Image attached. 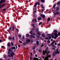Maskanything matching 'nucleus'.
Here are the masks:
<instances>
[{
	"instance_id": "nucleus-57",
	"label": "nucleus",
	"mask_w": 60,
	"mask_h": 60,
	"mask_svg": "<svg viewBox=\"0 0 60 60\" xmlns=\"http://www.w3.org/2000/svg\"><path fill=\"white\" fill-rule=\"evenodd\" d=\"M43 46H44L43 44H42L41 45V47H43Z\"/></svg>"
},
{
	"instance_id": "nucleus-60",
	"label": "nucleus",
	"mask_w": 60,
	"mask_h": 60,
	"mask_svg": "<svg viewBox=\"0 0 60 60\" xmlns=\"http://www.w3.org/2000/svg\"><path fill=\"white\" fill-rule=\"evenodd\" d=\"M15 46L16 47V49H17V45H15Z\"/></svg>"
},
{
	"instance_id": "nucleus-19",
	"label": "nucleus",
	"mask_w": 60,
	"mask_h": 60,
	"mask_svg": "<svg viewBox=\"0 0 60 60\" xmlns=\"http://www.w3.org/2000/svg\"><path fill=\"white\" fill-rule=\"evenodd\" d=\"M47 43L48 44H49V43H50V41L49 40H48L47 41Z\"/></svg>"
},
{
	"instance_id": "nucleus-62",
	"label": "nucleus",
	"mask_w": 60,
	"mask_h": 60,
	"mask_svg": "<svg viewBox=\"0 0 60 60\" xmlns=\"http://www.w3.org/2000/svg\"><path fill=\"white\" fill-rule=\"evenodd\" d=\"M35 52V50H34V52H33V53L34 54V53Z\"/></svg>"
},
{
	"instance_id": "nucleus-21",
	"label": "nucleus",
	"mask_w": 60,
	"mask_h": 60,
	"mask_svg": "<svg viewBox=\"0 0 60 60\" xmlns=\"http://www.w3.org/2000/svg\"><path fill=\"white\" fill-rule=\"evenodd\" d=\"M60 4V2L59 1L57 3V4L58 5H59Z\"/></svg>"
},
{
	"instance_id": "nucleus-26",
	"label": "nucleus",
	"mask_w": 60,
	"mask_h": 60,
	"mask_svg": "<svg viewBox=\"0 0 60 60\" xmlns=\"http://www.w3.org/2000/svg\"><path fill=\"white\" fill-rule=\"evenodd\" d=\"M47 36L48 37H49L50 36H51V35L50 34H48L47 35Z\"/></svg>"
},
{
	"instance_id": "nucleus-34",
	"label": "nucleus",
	"mask_w": 60,
	"mask_h": 60,
	"mask_svg": "<svg viewBox=\"0 0 60 60\" xmlns=\"http://www.w3.org/2000/svg\"><path fill=\"white\" fill-rule=\"evenodd\" d=\"M7 56V55H5L4 56V58H6V56Z\"/></svg>"
},
{
	"instance_id": "nucleus-45",
	"label": "nucleus",
	"mask_w": 60,
	"mask_h": 60,
	"mask_svg": "<svg viewBox=\"0 0 60 60\" xmlns=\"http://www.w3.org/2000/svg\"><path fill=\"white\" fill-rule=\"evenodd\" d=\"M58 36H60V33H58Z\"/></svg>"
},
{
	"instance_id": "nucleus-53",
	"label": "nucleus",
	"mask_w": 60,
	"mask_h": 60,
	"mask_svg": "<svg viewBox=\"0 0 60 60\" xmlns=\"http://www.w3.org/2000/svg\"><path fill=\"white\" fill-rule=\"evenodd\" d=\"M38 4V5H40V3H39V2L37 3V4Z\"/></svg>"
},
{
	"instance_id": "nucleus-48",
	"label": "nucleus",
	"mask_w": 60,
	"mask_h": 60,
	"mask_svg": "<svg viewBox=\"0 0 60 60\" xmlns=\"http://www.w3.org/2000/svg\"><path fill=\"white\" fill-rule=\"evenodd\" d=\"M42 57L43 59H44V58H45V57H44V56H42Z\"/></svg>"
},
{
	"instance_id": "nucleus-44",
	"label": "nucleus",
	"mask_w": 60,
	"mask_h": 60,
	"mask_svg": "<svg viewBox=\"0 0 60 60\" xmlns=\"http://www.w3.org/2000/svg\"><path fill=\"white\" fill-rule=\"evenodd\" d=\"M52 47H55V45H52Z\"/></svg>"
},
{
	"instance_id": "nucleus-4",
	"label": "nucleus",
	"mask_w": 60,
	"mask_h": 60,
	"mask_svg": "<svg viewBox=\"0 0 60 60\" xmlns=\"http://www.w3.org/2000/svg\"><path fill=\"white\" fill-rule=\"evenodd\" d=\"M53 34H54V33H53L51 35V36H52V38H54V39H56V38H57V37H58V36L57 35H55V37H54V36H52V35H53Z\"/></svg>"
},
{
	"instance_id": "nucleus-55",
	"label": "nucleus",
	"mask_w": 60,
	"mask_h": 60,
	"mask_svg": "<svg viewBox=\"0 0 60 60\" xmlns=\"http://www.w3.org/2000/svg\"><path fill=\"white\" fill-rule=\"evenodd\" d=\"M35 29L34 28H32V30H34Z\"/></svg>"
},
{
	"instance_id": "nucleus-7",
	"label": "nucleus",
	"mask_w": 60,
	"mask_h": 60,
	"mask_svg": "<svg viewBox=\"0 0 60 60\" xmlns=\"http://www.w3.org/2000/svg\"><path fill=\"white\" fill-rule=\"evenodd\" d=\"M59 14V12L58 11L56 12V13H55L54 14V15L55 16V15H58Z\"/></svg>"
},
{
	"instance_id": "nucleus-59",
	"label": "nucleus",
	"mask_w": 60,
	"mask_h": 60,
	"mask_svg": "<svg viewBox=\"0 0 60 60\" xmlns=\"http://www.w3.org/2000/svg\"><path fill=\"white\" fill-rule=\"evenodd\" d=\"M55 45H57V44H56V42H55Z\"/></svg>"
},
{
	"instance_id": "nucleus-2",
	"label": "nucleus",
	"mask_w": 60,
	"mask_h": 60,
	"mask_svg": "<svg viewBox=\"0 0 60 60\" xmlns=\"http://www.w3.org/2000/svg\"><path fill=\"white\" fill-rule=\"evenodd\" d=\"M59 54V51H58V49H56V51H55L53 52L52 53V56H56V54Z\"/></svg>"
},
{
	"instance_id": "nucleus-33",
	"label": "nucleus",
	"mask_w": 60,
	"mask_h": 60,
	"mask_svg": "<svg viewBox=\"0 0 60 60\" xmlns=\"http://www.w3.org/2000/svg\"><path fill=\"white\" fill-rule=\"evenodd\" d=\"M33 31H31L30 32V34H33Z\"/></svg>"
},
{
	"instance_id": "nucleus-39",
	"label": "nucleus",
	"mask_w": 60,
	"mask_h": 60,
	"mask_svg": "<svg viewBox=\"0 0 60 60\" xmlns=\"http://www.w3.org/2000/svg\"><path fill=\"white\" fill-rule=\"evenodd\" d=\"M45 39H47L48 40H50V39H49L48 38H47V37H46V38H45Z\"/></svg>"
},
{
	"instance_id": "nucleus-3",
	"label": "nucleus",
	"mask_w": 60,
	"mask_h": 60,
	"mask_svg": "<svg viewBox=\"0 0 60 60\" xmlns=\"http://www.w3.org/2000/svg\"><path fill=\"white\" fill-rule=\"evenodd\" d=\"M46 53H47L46 55H48L49 54V53L48 52V51H47V50H45V51H44L43 52V55H45L46 54Z\"/></svg>"
},
{
	"instance_id": "nucleus-8",
	"label": "nucleus",
	"mask_w": 60,
	"mask_h": 60,
	"mask_svg": "<svg viewBox=\"0 0 60 60\" xmlns=\"http://www.w3.org/2000/svg\"><path fill=\"white\" fill-rule=\"evenodd\" d=\"M30 42V39H26V42L27 43H29V42Z\"/></svg>"
},
{
	"instance_id": "nucleus-10",
	"label": "nucleus",
	"mask_w": 60,
	"mask_h": 60,
	"mask_svg": "<svg viewBox=\"0 0 60 60\" xmlns=\"http://www.w3.org/2000/svg\"><path fill=\"white\" fill-rule=\"evenodd\" d=\"M34 21H35L36 22H37V20L36 19H33L32 21V23H34Z\"/></svg>"
},
{
	"instance_id": "nucleus-24",
	"label": "nucleus",
	"mask_w": 60,
	"mask_h": 60,
	"mask_svg": "<svg viewBox=\"0 0 60 60\" xmlns=\"http://www.w3.org/2000/svg\"><path fill=\"white\" fill-rule=\"evenodd\" d=\"M41 24H42V22H40L39 23V26H40L41 25Z\"/></svg>"
},
{
	"instance_id": "nucleus-30",
	"label": "nucleus",
	"mask_w": 60,
	"mask_h": 60,
	"mask_svg": "<svg viewBox=\"0 0 60 60\" xmlns=\"http://www.w3.org/2000/svg\"><path fill=\"white\" fill-rule=\"evenodd\" d=\"M45 2V0H41V2L42 3H43V2Z\"/></svg>"
},
{
	"instance_id": "nucleus-36",
	"label": "nucleus",
	"mask_w": 60,
	"mask_h": 60,
	"mask_svg": "<svg viewBox=\"0 0 60 60\" xmlns=\"http://www.w3.org/2000/svg\"><path fill=\"white\" fill-rule=\"evenodd\" d=\"M6 8H4L3 9V11H6Z\"/></svg>"
},
{
	"instance_id": "nucleus-58",
	"label": "nucleus",
	"mask_w": 60,
	"mask_h": 60,
	"mask_svg": "<svg viewBox=\"0 0 60 60\" xmlns=\"http://www.w3.org/2000/svg\"><path fill=\"white\" fill-rule=\"evenodd\" d=\"M48 49H48V47H47L46 49V50H48Z\"/></svg>"
},
{
	"instance_id": "nucleus-1",
	"label": "nucleus",
	"mask_w": 60,
	"mask_h": 60,
	"mask_svg": "<svg viewBox=\"0 0 60 60\" xmlns=\"http://www.w3.org/2000/svg\"><path fill=\"white\" fill-rule=\"evenodd\" d=\"M16 49V48L15 47H12L11 48L9 49L8 50V54H11V57H13V56L15 55L14 53L13 52V50L11 49Z\"/></svg>"
},
{
	"instance_id": "nucleus-31",
	"label": "nucleus",
	"mask_w": 60,
	"mask_h": 60,
	"mask_svg": "<svg viewBox=\"0 0 60 60\" xmlns=\"http://www.w3.org/2000/svg\"><path fill=\"white\" fill-rule=\"evenodd\" d=\"M31 25L33 26V27H35V26H34V24H31Z\"/></svg>"
},
{
	"instance_id": "nucleus-15",
	"label": "nucleus",
	"mask_w": 60,
	"mask_h": 60,
	"mask_svg": "<svg viewBox=\"0 0 60 60\" xmlns=\"http://www.w3.org/2000/svg\"><path fill=\"white\" fill-rule=\"evenodd\" d=\"M38 19V20H41V17H39Z\"/></svg>"
},
{
	"instance_id": "nucleus-61",
	"label": "nucleus",
	"mask_w": 60,
	"mask_h": 60,
	"mask_svg": "<svg viewBox=\"0 0 60 60\" xmlns=\"http://www.w3.org/2000/svg\"><path fill=\"white\" fill-rule=\"evenodd\" d=\"M24 39H25V38L24 37H22V39L24 40Z\"/></svg>"
},
{
	"instance_id": "nucleus-27",
	"label": "nucleus",
	"mask_w": 60,
	"mask_h": 60,
	"mask_svg": "<svg viewBox=\"0 0 60 60\" xmlns=\"http://www.w3.org/2000/svg\"><path fill=\"white\" fill-rule=\"evenodd\" d=\"M59 8L58 7H57L56 9V11H59Z\"/></svg>"
},
{
	"instance_id": "nucleus-52",
	"label": "nucleus",
	"mask_w": 60,
	"mask_h": 60,
	"mask_svg": "<svg viewBox=\"0 0 60 60\" xmlns=\"http://www.w3.org/2000/svg\"><path fill=\"white\" fill-rule=\"evenodd\" d=\"M19 42L20 43H22V42L20 41H19Z\"/></svg>"
},
{
	"instance_id": "nucleus-6",
	"label": "nucleus",
	"mask_w": 60,
	"mask_h": 60,
	"mask_svg": "<svg viewBox=\"0 0 60 60\" xmlns=\"http://www.w3.org/2000/svg\"><path fill=\"white\" fill-rule=\"evenodd\" d=\"M54 35H57L58 36V34H57V33L58 32L56 30H55L54 31Z\"/></svg>"
},
{
	"instance_id": "nucleus-37",
	"label": "nucleus",
	"mask_w": 60,
	"mask_h": 60,
	"mask_svg": "<svg viewBox=\"0 0 60 60\" xmlns=\"http://www.w3.org/2000/svg\"><path fill=\"white\" fill-rule=\"evenodd\" d=\"M38 35H41L40 33L39 32H38Z\"/></svg>"
},
{
	"instance_id": "nucleus-51",
	"label": "nucleus",
	"mask_w": 60,
	"mask_h": 60,
	"mask_svg": "<svg viewBox=\"0 0 60 60\" xmlns=\"http://www.w3.org/2000/svg\"><path fill=\"white\" fill-rule=\"evenodd\" d=\"M33 17H35V16H36L34 14L33 15Z\"/></svg>"
},
{
	"instance_id": "nucleus-64",
	"label": "nucleus",
	"mask_w": 60,
	"mask_h": 60,
	"mask_svg": "<svg viewBox=\"0 0 60 60\" xmlns=\"http://www.w3.org/2000/svg\"><path fill=\"white\" fill-rule=\"evenodd\" d=\"M18 47H19V48H20V45H19V46H18Z\"/></svg>"
},
{
	"instance_id": "nucleus-29",
	"label": "nucleus",
	"mask_w": 60,
	"mask_h": 60,
	"mask_svg": "<svg viewBox=\"0 0 60 60\" xmlns=\"http://www.w3.org/2000/svg\"><path fill=\"white\" fill-rule=\"evenodd\" d=\"M38 31H39V30H38V29H36V31L37 32H38Z\"/></svg>"
},
{
	"instance_id": "nucleus-23",
	"label": "nucleus",
	"mask_w": 60,
	"mask_h": 60,
	"mask_svg": "<svg viewBox=\"0 0 60 60\" xmlns=\"http://www.w3.org/2000/svg\"><path fill=\"white\" fill-rule=\"evenodd\" d=\"M50 18L49 17L48 18V21H50Z\"/></svg>"
},
{
	"instance_id": "nucleus-20",
	"label": "nucleus",
	"mask_w": 60,
	"mask_h": 60,
	"mask_svg": "<svg viewBox=\"0 0 60 60\" xmlns=\"http://www.w3.org/2000/svg\"><path fill=\"white\" fill-rule=\"evenodd\" d=\"M33 34H31L30 36V38H33Z\"/></svg>"
},
{
	"instance_id": "nucleus-56",
	"label": "nucleus",
	"mask_w": 60,
	"mask_h": 60,
	"mask_svg": "<svg viewBox=\"0 0 60 60\" xmlns=\"http://www.w3.org/2000/svg\"><path fill=\"white\" fill-rule=\"evenodd\" d=\"M3 41L2 40H0V43H1V42H2Z\"/></svg>"
},
{
	"instance_id": "nucleus-43",
	"label": "nucleus",
	"mask_w": 60,
	"mask_h": 60,
	"mask_svg": "<svg viewBox=\"0 0 60 60\" xmlns=\"http://www.w3.org/2000/svg\"><path fill=\"white\" fill-rule=\"evenodd\" d=\"M19 38H21V35H19Z\"/></svg>"
},
{
	"instance_id": "nucleus-14",
	"label": "nucleus",
	"mask_w": 60,
	"mask_h": 60,
	"mask_svg": "<svg viewBox=\"0 0 60 60\" xmlns=\"http://www.w3.org/2000/svg\"><path fill=\"white\" fill-rule=\"evenodd\" d=\"M36 5H37V2H36L35 4V5L34 6V7H36Z\"/></svg>"
},
{
	"instance_id": "nucleus-11",
	"label": "nucleus",
	"mask_w": 60,
	"mask_h": 60,
	"mask_svg": "<svg viewBox=\"0 0 60 60\" xmlns=\"http://www.w3.org/2000/svg\"><path fill=\"white\" fill-rule=\"evenodd\" d=\"M7 45L8 46V47H10L11 46V44L10 43V42H9L7 44Z\"/></svg>"
},
{
	"instance_id": "nucleus-35",
	"label": "nucleus",
	"mask_w": 60,
	"mask_h": 60,
	"mask_svg": "<svg viewBox=\"0 0 60 60\" xmlns=\"http://www.w3.org/2000/svg\"><path fill=\"white\" fill-rule=\"evenodd\" d=\"M39 51L40 53H41V50L40 49H39Z\"/></svg>"
},
{
	"instance_id": "nucleus-9",
	"label": "nucleus",
	"mask_w": 60,
	"mask_h": 60,
	"mask_svg": "<svg viewBox=\"0 0 60 60\" xmlns=\"http://www.w3.org/2000/svg\"><path fill=\"white\" fill-rule=\"evenodd\" d=\"M40 16L41 17H42V18L44 19H45V16L44 15L41 14L40 15Z\"/></svg>"
},
{
	"instance_id": "nucleus-5",
	"label": "nucleus",
	"mask_w": 60,
	"mask_h": 60,
	"mask_svg": "<svg viewBox=\"0 0 60 60\" xmlns=\"http://www.w3.org/2000/svg\"><path fill=\"white\" fill-rule=\"evenodd\" d=\"M5 1H6V0H1L0 1V3L1 4H2V3L3 2L4 3V2H5ZM1 5L0 4V8H1Z\"/></svg>"
},
{
	"instance_id": "nucleus-28",
	"label": "nucleus",
	"mask_w": 60,
	"mask_h": 60,
	"mask_svg": "<svg viewBox=\"0 0 60 60\" xmlns=\"http://www.w3.org/2000/svg\"><path fill=\"white\" fill-rule=\"evenodd\" d=\"M56 4H54L53 7V8H55V6H56Z\"/></svg>"
},
{
	"instance_id": "nucleus-22",
	"label": "nucleus",
	"mask_w": 60,
	"mask_h": 60,
	"mask_svg": "<svg viewBox=\"0 0 60 60\" xmlns=\"http://www.w3.org/2000/svg\"><path fill=\"white\" fill-rule=\"evenodd\" d=\"M42 36L43 37H45V35L44 34H42Z\"/></svg>"
},
{
	"instance_id": "nucleus-12",
	"label": "nucleus",
	"mask_w": 60,
	"mask_h": 60,
	"mask_svg": "<svg viewBox=\"0 0 60 60\" xmlns=\"http://www.w3.org/2000/svg\"><path fill=\"white\" fill-rule=\"evenodd\" d=\"M26 43H26V42L23 43L22 44V46H26Z\"/></svg>"
},
{
	"instance_id": "nucleus-17",
	"label": "nucleus",
	"mask_w": 60,
	"mask_h": 60,
	"mask_svg": "<svg viewBox=\"0 0 60 60\" xmlns=\"http://www.w3.org/2000/svg\"><path fill=\"white\" fill-rule=\"evenodd\" d=\"M39 42L38 41H37L36 42L37 45H39Z\"/></svg>"
},
{
	"instance_id": "nucleus-50",
	"label": "nucleus",
	"mask_w": 60,
	"mask_h": 60,
	"mask_svg": "<svg viewBox=\"0 0 60 60\" xmlns=\"http://www.w3.org/2000/svg\"><path fill=\"white\" fill-rule=\"evenodd\" d=\"M36 12V10H35L34 12V13H35Z\"/></svg>"
},
{
	"instance_id": "nucleus-13",
	"label": "nucleus",
	"mask_w": 60,
	"mask_h": 60,
	"mask_svg": "<svg viewBox=\"0 0 60 60\" xmlns=\"http://www.w3.org/2000/svg\"><path fill=\"white\" fill-rule=\"evenodd\" d=\"M8 39L9 40H12V37H8Z\"/></svg>"
},
{
	"instance_id": "nucleus-63",
	"label": "nucleus",
	"mask_w": 60,
	"mask_h": 60,
	"mask_svg": "<svg viewBox=\"0 0 60 60\" xmlns=\"http://www.w3.org/2000/svg\"><path fill=\"white\" fill-rule=\"evenodd\" d=\"M58 45L59 46H60V44H58Z\"/></svg>"
},
{
	"instance_id": "nucleus-25",
	"label": "nucleus",
	"mask_w": 60,
	"mask_h": 60,
	"mask_svg": "<svg viewBox=\"0 0 60 60\" xmlns=\"http://www.w3.org/2000/svg\"><path fill=\"white\" fill-rule=\"evenodd\" d=\"M54 42H55V41H54L52 42L51 44V45H54Z\"/></svg>"
},
{
	"instance_id": "nucleus-41",
	"label": "nucleus",
	"mask_w": 60,
	"mask_h": 60,
	"mask_svg": "<svg viewBox=\"0 0 60 60\" xmlns=\"http://www.w3.org/2000/svg\"><path fill=\"white\" fill-rule=\"evenodd\" d=\"M16 29L17 31L18 32H19V29Z\"/></svg>"
},
{
	"instance_id": "nucleus-38",
	"label": "nucleus",
	"mask_w": 60,
	"mask_h": 60,
	"mask_svg": "<svg viewBox=\"0 0 60 60\" xmlns=\"http://www.w3.org/2000/svg\"><path fill=\"white\" fill-rule=\"evenodd\" d=\"M30 60H33V58L31 57H30Z\"/></svg>"
},
{
	"instance_id": "nucleus-47",
	"label": "nucleus",
	"mask_w": 60,
	"mask_h": 60,
	"mask_svg": "<svg viewBox=\"0 0 60 60\" xmlns=\"http://www.w3.org/2000/svg\"><path fill=\"white\" fill-rule=\"evenodd\" d=\"M49 39H51V37L50 36V37H49Z\"/></svg>"
},
{
	"instance_id": "nucleus-18",
	"label": "nucleus",
	"mask_w": 60,
	"mask_h": 60,
	"mask_svg": "<svg viewBox=\"0 0 60 60\" xmlns=\"http://www.w3.org/2000/svg\"><path fill=\"white\" fill-rule=\"evenodd\" d=\"M26 37H28L29 36V34H27L26 35Z\"/></svg>"
},
{
	"instance_id": "nucleus-40",
	"label": "nucleus",
	"mask_w": 60,
	"mask_h": 60,
	"mask_svg": "<svg viewBox=\"0 0 60 60\" xmlns=\"http://www.w3.org/2000/svg\"><path fill=\"white\" fill-rule=\"evenodd\" d=\"M51 57V56L50 55H49V56H48L47 57Z\"/></svg>"
},
{
	"instance_id": "nucleus-49",
	"label": "nucleus",
	"mask_w": 60,
	"mask_h": 60,
	"mask_svg": "<svg viewBox=\"0 0 60 60\" xmlns=\"http://www.w3.org/2000/svg\"><path fill=\"white\" fill-rule=\"evenodd\" d=\"M34 42V41H33V40H31V42H32H32Z\"/></svg>"
},
{
	"instance_id": "nucleus-42",
	"label": "nucleus",
	"mask_w": 60,
	"mask_h": 60,
	"mask_svg": "<svg viewBox=\"0 0 60 60\" xmlns=\"http://www.w3.org/2000/svg\"><path fill=\"white\" fill-rule=\"evenodd\" d=\"M14 38H15L14 37V36L12 38V40H14Z\"/></svg>"
},
{
	"instance_id": "nucleus-16",
	"label": "nucleus",
	"mask_w": 60,
	"mask_h": 60,
	"mask_svg": "<svg viewBox=\"0 0 60 60\" xmlns=\"http://www.w3.org/2000/svg\"><path fill=\"white\" fill-rule=\"evenodd\" d=\"M12 28L13 30H14V25H13L12 26Z\"/></svg>"
},
{
	"instance_id": "nucleus-32",
	"label": "nucleus",
	"mask_w": 60,
	"mask_h": 60,
	"mask_svg": "<svg viewBox=\"0 0 60 60\" xmlns=\"http://www.w3.org/2000/svg\"><path fill=\"white\" fill-rule=\"evenodd\" d=\"M5 4H4L2 6V7H4V6L5 5Z\"/></svg>"
},
{
	"instance_id": "nucleus-46",
	"label": "nucleus",
	"mask_w": 60,
	"mask_h": 60,
	"mask_svg": "<svg viewBox=\"0 0 60 60\" xmlns=\"http://www.w3.org/2000/svg\"><path fill=\"white\" fill-rule=\"evenodd\" d=\"M11 44L12 46H13V43L11 42Z\"/></svg>"
},
{
	"instance_id": "nucleus-54",
	"label": "nucleus",
	"mask_w": 60,
	"mask_h": 60,
	"mask_svg": "<svg viewBox=\"0 0 60 60\" xmlns=\"http://www.w3.org/2000/svg\"><path fill=\"white\" fill-rule=\"evenodd\" d=\"M49 46V47H51V45H48Z\"/></svg>"
}]
</instances>
